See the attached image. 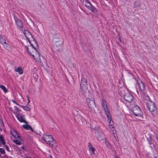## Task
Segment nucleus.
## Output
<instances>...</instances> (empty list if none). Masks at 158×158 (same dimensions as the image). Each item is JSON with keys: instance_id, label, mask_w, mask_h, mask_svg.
<instances>
[{"instance_id": "36", "label": "nucleus", "mask_w": 158, "mask_h": 158, "mask_svg": "<svg viewBox=\"0 0 158 158\" xmlns=\"http://www.w3.org/2000/svg\"><path fill=\"white\" fill-rule=\"evenodd\" d=\"M155 147V146L154 145V144H153V147L150 146V148H151V149H152V150H153L154 148Z\"/></svg>"}, {"instance_id": "12", "label": "nucleus", "mask_w": 158, "mask_h": 158, "mask_svg": "<svg viewBox=\"0 0 158 158\" xmlns=\"http://www.w3.org/2000/svg\"><path fill=\"white\" fill-rule=\"evenodd\" d=\"M139 88L140 90L142 92L145 89V85L144 84L142 81L140 83H138Z\"/></svg>"}, {"instance_id": "2", "label": "nucleus", "mask_w": 158, "mask_h": 158, "mask_svg": "<svg viewBox=\"0 0 158 158\" xmlns=\"http://www.w3.org/2000/svg\"><path fill=\"white\" fill-rule=\"evenodd\" d=\"M24 33L26 37L30 43L31 45L36 51L37 52V50L36 48L33 46V44H32L31 42V41H32L33 42H34L36 46L37 47H38V44L36 40L33 37L31 33L28 31L27 30H25L24 31Z\"/></svg>"}, {"instance_id": "25", "label": "nucleus", "mask_w": 158, "mask_h": 158, "mask_svg": "<svg viewBox=\"0 0 158 158\" xmlns=\"http://www.w3.org/2000/svg\"><path fill=\"white\" fill-rule=\"evenodd\" d=\"M5 152L4 150L2 148H0V156H1V154L5 155Z\"/></svg>"}, {"instance_id": "16", "label": "nucleus", "mask_w": 158, "mask_h": 158, "mask_svg": "<svg viewBox=\"0 0 158 158\" xmlns=\"http://www.w3.org/2000/svg\"><path fill=\"white\" fill-rule=\"evenodd\" d=\"M105 114L108 118V121L112 120L111 116L109 110H106L105 111Z\"/></svg>"}, {"instance_id": "13", "label": "nucleus", "mask_w": 158, "mask_h": 158, "mask_svg": "<svg viewBox=\"0 0 158 158\" xmlns=\"http://www.w3.org/2000/svg\"><path fill=\"white\" fill-rule=\"evenodd\" d=\"M142 4L139 1H135L133 4V7L134 8H138L140 7Z\"/></svg>"}, {"instance_id": "37", "label": "nucleus", "mask_w": 158, "mask_h": 158, "mask_svg": "<svg viewBox=\"0 0 158 158\" xmlns=\"http://www.w3.org/2000/svg\"><path fill=\"white\" fill-rule=\"evenodd\" d=\"M21 107H22V108H23V109L24 108V107H25V106H23V105H19Z\"/></svg>"}, {"instance_id": "27", "label": "nucleus", "mask_w": 158, "mask_h": 158, "mask_svg": "<svg viewBox=\"0 0 158 158\" xmlns=\"http://www.w3.org/2000/svg\"><path fill=\"white\" fill-rule=\"evenodd\" d=\"M14 142L16 144H17V145H20L21 144V142L19 140H15L14 141Z\"/></svg>"}, {"instance_id": "29", "label": "nucleus", "mask_w": 158, "mask_h": 158, "mask_svg": "<svg viewBox=\"0 0 158 158\" xmlns=\"http://www.w3.org/2000/svg\"><path fill=\"white\" fill-rule=\"evenodd\" d=\"M33 77H34L35 80L37 79L38 77L37 75L36 74L34 73L33 74Z\"/></svg>"}, {"instance_id": "34", "label": "nucleus", "mask_w": 158, "mask_h": 158, "mask_svg": "<svg viewBox=\"0 0 158 158\" xmlns=\"http://www.w3.org/2000/svg\"><path fill=\"white\" fill-rule=\"evenodd\" d=\"M148 139V141L149 144L150 145H151V144H152V143L151 142L152 141H151V139H150V140H149L148 139Z\"/></svg>"}, {"instance_id": "33", "label": "nucleus", "mask_w": 158, "mask_h": 158, "mask_svg": "<svg viewBox=\"0 0 158 158\" xmlns=\"http://www.w3.org/2000/svg\"><path fill=\"white\" fill-rule=\"evenodd\" d=\"M12 101L14 103H15V104H16L17 105H19L18 103H17L14 100H12Z\"/></svg>"}, {"instance_id": "21", "label": "nucleus", "mask_w": 158, "mask_h": 158, "mask_svg": "<svg viewBox=\"0 0 158 158\" xmlns=\"http://www.w3.org/2000/svg\"><path fill=\"white\" fill-rule=\"evenodd\" d=\"M0 88L3 90L4 92L5 93H6L8 91L6 89V87L3 85H0Z\"/></svg>"}, {"instance_id": "20", "label": "nucleus", "mask_w": 158, "mask_h": 158, "mask_svg": "<svg viewBox=\"0 0 158 158\" xmlns=\"http://www.w3.org/2000/svg\"><path fill=\"white\" fill-rule=\"evenodd\" d=\"M90 144H89L88 145L89 147V150L91 151L92 153L93 154L95 151V149L92 145L91 144V143H90Z\"/></svg>"}, {"instance_id": "4", "label": "nucleus", "mask_w": 158, "mask_h": 158, "mask_svg": "<svg viewBox=\"0 0 158 158\" xmlns=\"http://www.w3.org/2000/svg\"><path fill=\"white\" fill-rule=\"evenodd\" d=\"M83 3L86 7L92 12H94L97 11L96 8L93 6L88 0H84Z\"/></svg>"}, {"instance_id": "7", "label": "nucleus", "mask_w": 158, "mask_h": 158, "mask_svg": "<svg viewBox=\"0 0 158 158\" xmlns=\"http://www.w3.org/2000/svg\"><path fill=\"white\" fill-rule=\"evenodd\" d=\"M132 112L135 116H140L141 115L142 111L140 108L138 106L133 109Z\"/></svg>"}, {"instance_id": "5", "label": "nucleus", "mask_w": 158, "mask_h": 158, "mask_svg": "<svg viewBox=\"0 0 158 158\" xmlns=\"http://www.w3.org/2000/svg\"><path fill=\"white\" fill-rule=\"evenodd\" d=\"M87 101L89 107L91 110L92 112L95 113V110L94 109L96 107V105L93 99L91 100L89 98L87 99Z\"/></svg>"}, {"instance_id": "14", "label": "nucleus", "mask_w": 158, "mask_h": 158, "mask_svg": "<svg viewBox=\"0 0 158 158\" xmlns=\"http://www.w3.org/2000/svg\"><path fill=\"white\" fill-rule=\"evenodd\" d=\"M102 106L103 108L104 111L109 110L107 107V106L106 104V102L104 99H102Z\"/></svg>"}, {"instance_id": "18", "label": "nucleus", "mask_w": 158, "mask_h": 158, "mask_svg": "<svg viewBox=\"0 0 158 158\" xmlns=\"http://www.w3.org/2000/svg\"><path fill=\"white\" fill-rule=\"evenodd\" d=\"M23 127L25 129L27 130L30 129L31 131H34L32 128L29 125L26 124V125H23Z\"/></svg>"}, {"instance_id": "22", "label": "nucleus", "mask_w": 158, "mask_h": 158, "mask_svg": "<svg viewBox=\"0 0 158 158\" xmlns=\"http://www.w3.org/2000/svg\"><path fill=\"white\" fill-rule=\"evenodd\" d=\"M0 142L3 145H5L6 144L5 140L4 139L3 136L1 135H0Z\"/></svg>"}, {"instance_id": "19", "label": "nucleus", "mask_w": 158, "mask_h": 158, "mask_svg": "<svg viewBox=\"0 0 158 158\" xmlns=\"http://www.w3.org/2000/svg\"><path fill=\"white\" fill-rule=\"evenodd\" d=\"M3 47L7 50H9L10 49V47L9 44L6 42L2 44Z\"/></svg>"}, {"instance_id": "44", "label": "nucleus", "mask_w": 158, "mask_h": 158, "mask_svg": "<svg viewBox=\"0 0 158 158\" xmlns=\"http://www.w3.org/2000/svg\"><path fill=\"white\" fill-rule=\"evenodd\" d=\"M155 158H158V156H155Z\"/></svg>"}, {"instance_id": "8", "label": "nucleus", "mask_w": 158, "mask_h": 158, "mask_svg": "<svg viewBox=\"0 0 158 158\" xmlns=\"http://www.w3.org/2000/svg\"><path fill=\"white\" fill-rule=\"evenodd\" d=\"M14 16L16 24L17 27L19 28L22 29L23 27L22 21H21L19 19H18L14 15Z\"/></svg>"}, {"instance_id": "11", "label": "nucleus", "mask_w": 158, "mask_h": 158, "mask_svg": "<svg viewBox=\"0 0 158 158\" xmlns=\"http://www.w3.org/2000/svg\"><path fill=\"white\" fill-rule=\"evenodd\" d=\"M47 144H49L53 148H56L57 146V144L56 143V140L53 139L52 141L49 142Z\"/></svg>"}, {"instance_id": "30", "label": "nucleus", "mask_w": 158, "mask_h": 158, "mask_svg": "<svg viewBox=\"0 0 158 158\" xmlns=\"http://www.w3.org/2000/svg\"><path fill=\"white\" fill-rule=\"evenodd\" d=\"M109 125L110 126H112L113 125V121L112 122H111V120H110L109 121Z\"/></svg>"}, {"instance_id": "28", "label": "nucleus", "mask_w": 158, "mask_h": 158, "mask_svg": "<svg viewBox=\"0 0 158 158\" xmlns=\"http://www.w3.org/2000/svg\"><path fill=\"white\" fill-rule=\"evenodd\" d=\"M24 110L26 111H30L31 110L30 108L29 107L26 106L24 107Z\"/></svg>"}, {"instance_id": "23", "label": "nucleus", "mask_w": 158, "mask_h": 158, "mask_svg": "<svg viewBox=\"0 0 158 158\" xmlns=\"http://www.w3.org/2000/svg\"><path fill=\"white\" fill-rule=\"evenodd\" d=\"M6 42L5 39H3L1 35H0V42L2 45Z\"/></svg>"}, {"instance_id": "17", "label": "nucleus", "mask_w": 158, "mask_h": 158, "mask_svg": "<svg viewBox=\"0 0 158 158\" xmlns=\"http://www.w3.org/2000/svg\"><path fill=\"white\" fill-rule=\"evenodd\" d=\"M15 72H18L19 74H22L23 73V71L22 68L20 67H19L15 70Z\"/></svg>"}, {"instance_id": "15", "label": "nucleus", "mask_w": 158, "mask_h": 158, "mask_svg": "<svg viewBox=\"0 0 158 158\" xmlns=\"http://www.w3.org/2000/svg\"><path fill=\"white\" fill-rule=\"evenodd\" d=\"M18 119L21 123H27V121L25 120V116L21 114L19 117H17Z\"/></svg>"}, {"instance_id": "3", "label": "nucleus", "mask_w": 158, "mask_h": 158, "mask_svg": "<svg viewBox=\"0 0 158 158\" xmlns=\"http://www.w3.org/2000/svg\"><path fill=\"white\" fill-rule=\"evenodd\" d=\"M147 106L152 115H155L157 114V107L154 103L151 102L150 103L147 104Z\"/></svg>"}, {"instance_id": "32", "label": "nucleus", "mask_w": 158, "mask_h": 158, "mask_svg": "<svg viewBox=\"0 0 158 158\" xmlns=\"http://www.w3.org/2000/svg\"><path fill=\"white\" fill-rule=\"evenodd\" d=\"M5 147L7 151H8V152L10 151L9 150V148L8 146L5 145Z\"/></svg>"}, {"instance_id": "26", "label": "nucleus", "mask_w": 158, "mask_h": 158, "mask_svg": "<svg viewBox=\"0 0 158 158\" xmlns=\"http://www.w3.org/2000/svg\"><path fill=\"white\" fill-rule=\"evenodd\" d=\"M25 49H26L27 51L28 52V53L29 54H30V55H32L33 56H34V55H32V54L29 51V48H28V46H25Z\"/></svg>"}, {"instance_id": "9", "label": "nucleus", "mask_w": 158, "mask_h": 158, "mask_svg": "<svg viewBox=\"0 0 158 158\" xmlns=\"http://www.w3.org/2000/svg\"><path fill=\"white\" fill-rule=\"evenodd\" d=\"M43 139L48 143L49 142H50L52 139H53V138L52 135H45L43 136Z\"/></svg>"}, {"instance_id": "42", "label": "nucleus", "mask_w": 158, "mask_h": 158, "mask_svg": "<svg viewBox=\"0 0 158 158\" xmlns=\"http://www.w3.org/2000/svg\"><path fill=\"white\" fill-rule=\"evenodd\" d=\"M23 149H24V146L22 147H21Z\"/></svg>"}, {"instance_id": "43", "label": "nucleus", "mask_w": 158, "mask_h": 158, "mask_svg": "<svg viewBox=\"0 0 158 158\" xmlns=\"http://www.w3.org/2000/svg\"><path fill=\"white\" fill-rule=\"evenodd\" d=\"M50 158H52V157L51 155H50Z\"/></svg>"}, {"instance_id": "6", "label": "nucleus", "mask_w": 158, "mask_h": 158, "mask_svg": "<svg viewBox=\"0 0 158 158\" xmlns=\"http://www.w3.org/2000/svg\"><path fill=\"white\" fill-rule=\"evenodd\" d=\"M124 100L129 102H132L134 99L133 96L130 93H126L123 96Z\"/></svg>"}, {"instance_id": "35", "label": "nucleus", "mask_w": 158, "mask_h": 158, "mask_svg": "<svg viewBox=\"0 0 158 158\" xmlns=\"http://www.w3.org/2000/svg\"><path fill=\"white\" fill-rule=\"evenodd\" d=\"M24 156H25V157H26V158H31V157H29V156H27V155L26 154H25L24 155Z\"/></svg>"}, {"instance_id": "24", "label": "nucleus", "mask_w": 158, "mask_h": 158, "mask_svg": "<svg viewBox=\"0 0 158 158\" xmlns=\"http://www.w3.org/2000/svg\"><path fill=\"white\" fill-rule=\"evenodd\" d=\"M105 144L106 146L110 148L111 147V145L109 142L108 141L106 140L105 141Z\"/></svg>"}, {"instance_id": "40", "label": "nucleus", "mask_w": 158, "mask_h": 158, "mask_svg": "<svg viewBox=\"0 0 158 158\" xmlns=\"http://www.w3.org/2000/svg\"><path fill=\"white\" fill-rule=\"evenodd\" d=\"M27 101H28V103H27V105H28V104L30 102V99H27Z\"/></svg>"}, {"instance_id": "45", "label": "nucleus", "mask_w": 158, "mask_h": 158, "mask_svg": "<svg viewBox=\"0 0 158 158\" xmlns=\"http://www.w3.org/2000/svg\"><path fill=\"white\" fill-rule=\"evenodd\" d=\"M38 56H39L40 53L38 52Z\"/></svg>"}, {"instance_id": "41", "label": "nucleus", "mask_w": 158, "mask_h": 158, "mask_svg": "<svg viewBox=\"0 0 158 158\" xmlns=\"http://www.w3.org/2000/svg\"><path fill=\"white\" fill-rule=\"evenodd\" d=\"M119 40L120 41V42L122 43H123V42H122V41H121V37H119Z\"/></svg>"}, {"instance_id": "10", "label": "nucleus", "mask_w": 158, "mask_h": 158, "mask_svg": "<svg viewBox=\"0 0 158 158\" xmlns=\"http://www.w3.org/2000/svg\"><path fill=\"white\" fill-rule=\"evenodd\" d=\"M10 132L12 135L15 138H19V139H21L19 135V134L17 131L14 129L10 131Z\"/></svg>"}, {"instance_id": "31", "label": "nucleus", "mask_w": 158, "mask_h": 158, "mask_svg": "<svg viewBox=\"0 0 158 158\" xmlns=\"http://www.w3.org/2000/svg\"><path fill=\"white\" fill-rule=\"evenodd\" d=\"M1 158H9V157L7 156L6 155H5L3 156H1Z\"/></svg>"}, {"instance_id": "1", "label": "nucleus", "mask_w": 158, "mask_h": 158, "mask_svg": "<svg viewBox=\"0 0 158 158\" xmlns=\"http://www.w3.org/2000/svg\"><path fill=\"white\" fill-rule=\"evenodd\" d=\"M80 89L82 94L85 97L89 96L90 95V91L88 88V85L86 79L81 78L80 83Z\"/></svg>"}, {"instance_id": "38", "label": "nucleus", "mask_w": 158, "mask_h": 158, "mask_svg": "<svg viewBox=\"0 0 158 158\" xmlns=\"http://www.w3.org/2000/svg\"><path fill=\"white\" fill-rule=\"evenodd\" d=\"M15 108L16 110L17 111H19V109L17 107L15 106Z\"/></svg>"}, {"instance_id": "39", "label": "nucleus", "mask_w": 158, "mask_h": 158, "mask_svg": "<svg viewBox=\"0 0 158 158\" xmlns=\"http://www.w3.org/2000/svg\"><path fill=\"white\" fill-rule=\"evenodd\" d=\"M26 97L27 98V99H30V96L29 95H27Z\"/></svg>"}]
</instances>
